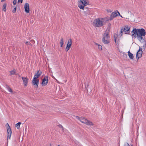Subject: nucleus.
Returning <instances> with one entry per match:
<instances>
[{"label": "nucleus", "instance_id": "f257e3e1", "mask_svg": "<svg viewBox=\"0 0 146 146\" xmlns=\"http://www.w3.org/2000/svg\"><path fill=\"white\" fill-rule=\"evenodd\" d=\"M104 18H98L94 20L93 22V25L96 27L102 26L104 24Z\"/></svg>", "mask_w": 146, "mask_h": 146}, {"label": "nucleus", "instance_id": "f03ea898", "mask_svg": "<svg viewBox=\"0 0 146 146\" xmlns=\"http://www.w3.org/2000/svg\"><path fill=\"white\" fill-rule=\"evenodd\" d=\"M109 33L108 32H106V31L103 35V37L102 38V41L105 44H107L110 43V37L109 36Z\"/></svg>", "mask_w": 146, "mask_h": 146}, {"label": "nucleus", "instance_id": "7ed1b4c3", "mask_svg": "<svg viewBox=\"0 0 146 146\" xmlns=\"http://www.w3.org/2000/svg\"><path fill=\"white\" fill-rule=\"evenodd\" d=\"M77 119L79 120L81 122L85 123L88 125H92L93 123L90 121L88 120L85 117H80L77 116Z\"/></svg>", "mask_w": 146, "mask_h": 146}, {"label": "nucleus", "instance_id": "20e7f679", "mask_svg": "<svg viewBox=\"0 0 146 146\" xmlns=\"http://www.w3.org/2000/svg\"><path fill=\"white\" fill-rule=\"evenodd\" d=\"M130 28L127 25L125 26L124 27V28H122L121 29L120 33L119 34V35L121 36L122 35V33L124 32L125 34H128L130 32L129 31Z\"/></svg>", "mask_w": 146, "mask_h": 146}, {"label": "nucleus", "instance_id": "39448f33", "mask_svg": "<svg viewBox=\"0 0 146 146\" xmlns=\"http://www.w3.org/2000/svg\"><path fill=\"white\" fill-rule=\"evenodd\" d=\"M143 36H138L137 37L138 40L142 44H143L142 46L144 50L146 48V42L145 39L143 37Z\"/></svg>", "mask_w": 146, "mask_h": 146}, {"label": "nucleus", "instance_id": "423d86ee", "mask_svg": "<svg viewBox=\"0 0 146 146\" xmlns=\"http://www.w3.org/2000/svg\"><path fill=\"white\" fill-rule=\"evenodd\" d=\"M118 15L121 17H122V16L120 15V13L117 10L115 12H112L111 14L109 20H112L114 18L118 16Z\"/></svg>", "mask_w": 146, "mask_h": 146}, {"label": "nucleus", "instance_id": "0eeeda50", "mask_svg": "<svg viewBox=\"0 0 146 146\" xmlns=\"http://www.w3.org/2000/svg\"><path fill=\"white\" fill-rule=\"evenodd\" d=\"M138 31V36H144L146 35L145 30L143 28L137 29Z\"/></svg>", "mask_w": 146, "mask_h": 146}, {"label": "nucleus", "instance_id": "6e6552de", "mask_svg": "<svg viewBox=\"0 0 146 146\" xmlns=\"http://www.w3.org/2000/svg\"><path fill=\"white\" fill-rule=\"evenodd\" d=\"M39 80L38 79H37L34 78L33 80L32 83L35 88H37L39 84Z\"/></svg>", "mask_w": 146, "mask_h": 146}, {"label": "nucleus", "instance_id": "1a4fd4ad", "mask_svg": "<svg viewBox=\"0 0 146 146\" xmlns=\"http://www.w3.org/2000/svg\"><path fill=\"white\" fill-rule=\"evenodd\" d=\"M142 49L141 48L139 47V49L137 52L136 54V58L137 60L141 58L142 56L143 53Z\"/></svg>", "mask_w": 146, "mask_h": 146}, {"label": "nucleus", "instance_id": "9d476101", "mask_svg": "<svg viewBox=\"0 0 146 146\" xmlns=\"http://www.w3.org/2000/svg\"><path fill=\"white\" fill-rule=\"evenodd\" d=\"M7 125H8L7 127V138L10 139L12 133V131L11 130L10 127L8 123H7L6 126Z\"/></svg>", "mask_w": 146, "mask_h": 146}, {"label": "nucleus", "instance_id": "9b49d317", "mask_svg": "<svg viewBox=\"0 0 146 146\" xmlns=\"http://www.w3.org/2000/svg\"><path fill=\"white\" fill-rule=\"evenodd\" d=\"M48 76H46V77L45 76L42 79V84L44 86H45L47 85L48 82Z\"/></svg>", "mask_w": 146, "mask_h": 146}, {"label": "nucleus", "instance_id": "f8f14e48", "mask_svg": "<svg viewBox=\"0 0 146 146\" xmlns=\"http://www.w3.org/2000/svg\"><path fill=\"white\" fill-rule=\"evenodd\" d=\"M24 8L25 9V11L27 13H29V5L28 3H25Z\"/></svg>", "mask_w": 146, "mask_h": 146}, {"label": "nucleus", "instance_id": "ddd939ff", "mask_svg": "<svg viewBox=\"0 0 146 146\" xmlns=\"http://www.w3.org/2000/svg\"><path fill=\"white\" fill-rule=\"evenodd\" d=\"M132 33V35L133 36L134 35V37H135L137 36V37L138 36V31L137 30V29H136V28L133 29V30L131 32Z\"/></svg>", "mask_w": 146, "mask_h": 146}, {"label": "nucleus", "instance_id": "4468645a", "mask_svg": "<svg viewBox=\"0 0 146 146\" xmlns=\"http://www.w3.org/2000/svg\"><path fill=\"white\" fill-rule=\"evenodd\" d=\"M42 74V72L41 71H40V70H38L37 73L35 74L34 78L37 79Z\"/></svg>", "mask_w": 146, "mask_h": 146}, {"label": "nucleus", "instance_id": "2eb2a0df", "mask_svg": "<svg viewBox=\"0 0 146 146\" xmlns=\"http://www.w3.org/2000/svg\"><path fill=\"white\" fill-rule=\"evenodd\" d=\"M22 79L23 82V84L24 86H27L28 79L26 78L22 77Z\"/></svg>", "mask_w": 146, "mask_h": 146}, {"label": "nucleus", "instance_id": "dca6fc26", "mask_svg": "<svg viewBox=\"0 0 146 146\" xmlns=\"http://www.w3.org/2000/svg\"><path fill=\"white\" fill-rule=\"evenodd\" d=\"M72 44V40L71 39H70L68 40V43L67 44L66 47H68V48H70Z\"/></svg>", "mask_w": 146, "mask_h": 146}, {"label": "nucleus", "instance_id": "f3484780", "mask_svg": "<svg viewBox=\"0 0 146 146\" xmlns=\"http://www.w3.org/2000/svg\"><path fill=\"white\" fill-rule=\"evenodd\" d=\"M85 13V15H89L90 13V11L89 9L87 7H85V9L84 11Z\"/></svg>", "mask_w": 146, "mask_h": 146}, {"label": "nucleus", "instance_id": "a211bd4d", "mask_svg": "<svg viewBox=\"0 0 146 146\" xmlns=\"http://www.w3.org/2000/svg\"><path fill=\"white\" fill-rule=\"evenodd\" d=\"M128 55L129 56L130 58L131 59H133V56L132 54L129 51L128 52Z\"/></svg>", "mask_w": 146, "mask_h": 146}, {"label": "nucleus", "instance_id": "6ab92c4d", "mask_svg": "<svg viewBox=\"0 0 146 146\" xmlns=\"http://www.w3.org/2000/svg\"><path fill=\"white\" fill-rule=\"evenodd\" d=\"M9 72L10 73V75H11L14 74H16V71L15 70V69H13V70L11 71H10Z\"/></svg>", "mask_w": 146, "mask_h": 146}, {"label": "nucleus", "instance_id": "aec40b11", "mask_svg": "<svg viewBox=\"0 0 146 146\" xmlns=\"http://www.w3.org/2000/svg\"><path fill=\"white\" fill-rule=\"evenodd\" d=\"M85 6L89 4V3L88 0H83L82 3Z\"/></svg>", "mask_w": 146, "mask_h": 146}, {"label": "nucleus", "instance_id": "412c9836", "mask_svg": "<svg viewBox=\"0 0 146 146\" xmlns=\"http://www.w3.org/2000/svg\"><path fill=\"white\" fill-rule=\"evenodd\" d=\"M60 43V47H62L64 44V39L63 38H61Z\"/></svg>", "mask_w": 146, "mask_h": 146}, {"label": "nucleus", "instance_id": "4be33fe9", "mask_svg": "<svg viewBox=\"0 0 146 146\" xmlns=\"http://www.w3.org/2000/svg\"><path fill=\"white\" fill-rule=\"evenodd\" d=\"M7 6V4L6 3H4L3 6V11L4 12H5L6 11V7Z\"/></svg>", "mask_w": 146, "mask_h": 146}, {"label": "nucleus", "instance_id": "5701e85b", "mask_svg": "<svg viewBox=\"0 0 146 146\" xmlns=\"http://www.w3.org/2000/svg\"><path fill=\"white\" fill-rule=\"evenodd\" d=\"M78 7L81 9H82L83 10H84V9L85 6L84 5H81V4H79L78 5Z\"/></svg>", "mask_w": 146, "mask_h": 146}, {"label": "nucleus", "instance_id": "b1692460", "mask_svg": "<svg viewBox=\"0 0 146 146\" xmlns=\"http://www.w3.org/2000/svg\"><path fill=\"white\" fill-rule=\"evenodd\" d=\"M21 124V123L20 122H19L16 124V125L17 127V129H19L20 127V125Z\"/></svg>", "mask_w": 146, "mask_h": 146}, {"label": "nucleus", "instance_id": "393cba45", "mask_svg": "<svg viewBox=\"0 0 146 146\" xmlns=\"http://www.w3.org/2000/svg\"><path fill=\"white\" fill-rule=\"evenodd\" d=\"M117 36L116 34L115 33L114 34L113 36H114V41L115 43H116V39L117 37Z\"/></svg>", "mask_w": 146, "mask_h": 146}, {"label": "nucleus", "instance_id": "a878e982", "mask_svg": "<svg viewBox=\"0 0 146 146\" xmlns=\"http://www.w3.org/2000/svg\"><path fill=\"white\" fill-rule=\"evenodd\" d=\"M121 17L122 18H125V19H129V18H130V17L129 16H127V15H123V17H122H122Z\"/></svg>", "mask_w": 146, "mask_h": 146}, {"label": "nucleus", "instance_id": "bb28decb", "mask_svg": "<svg viewBox=\"0 0 146 146\" xmlns=\"http://www.w3.org/2000/svg\"><path fill=\"white\" fill-rule=\"evenodd\" d=\"M7 88L9 92L11 93L13 92V91L12 89L10 88L9 86H7Z\"/></svg>", "mask_w": 146, "mask_h": 146}, {"label": "nucleus", "instance_id": "cd10ccee", "mask_svg": "<svg viewBox=\"0 0 146 146\" xmlns=\"http://www.w3.org/2000/svg\"><path fill=\"white\" fill-rule=\"evenodd\" d=\"M25 43L26 44H27L29 45H31V46H32V44H31L30 42L26 41L25 42Z\"/></svg>", "mask_w": 146, "mask_h": 146}, {"label": "nucleus", "instance_id": "c85d7f7f", "mask_svg": "<svg viewBox=\"0 0 146 146\" xmlns=\"http://www.w3.org/2000/svg\"><path fill=\"white\" fill-rule=\"evenodd\" d=\"M58 126L60 128H61L62 129V130L63 131H64V128L62 125L60 124H59L58 125Z\"/></svg>", "mask_w": 146, "mask_h": 146}, {"label": "nucleus", "instance_id": "c756f323", "mask_svg": "<svg viewBox=\"0 0 146 146\" xmlns=\"http://www.w3.org/2000/svg\"><path fill=\"white\" fill-rule=\"evenodd\" d=\"M16 10H17V7H15L14 8V9H13V13H15L16 12Z\"/></svg>", "mask_w": 146, "mask_h": 146}, {"label": "nucleus", "instance_id": "7c9ffc66", "mask_svg": "<svg viewBox=\"0 0 146 146\" xmlns=\"http://www.w3.org/2000/svg\"><path fill=\"white\" fill-rule=\"evenodd\" d=\"M83 0H78V2L80 3H83Z\"/></svg>", "mask_w": 146, "mask_h": 146}, {"label": "nucleus", "instance_id": "2f4dec72", "mask_svg": "<svg viewBox=\"0 0 146 146\" xmlns=\"http://www.w3.org/2000/svg\"><path fill=\"white\" fill-rule=\"evenodd\" d=\"M98 48L99 50H102V46L100 45H98Z\"/></svg>", "mask_w": 146, "mask_h": 146}, {"label": "nucleus", "instance_id": "473e14b6", "mask_svg": "<svg viewBox=\"0 0 146 146\" xmlns=\"http://www.w3.org/2000/svg\"><path fill=\"white\" fill-rule=\"evenodd\" d=\"M13 5H15L17 3V0H14L13 1Z\"/></svg>", "mask_w": 146, "mask_h": 146}, {"label": "nucleus", "instance_id": "72a5a7b5", "mask_svg": "<svg viewBox=\"0 0 146 146\" xmlns=\"http://www.w3.org/2000/svg\"><path fill=\"white\" fill-rule=\"evenodd\" d=\"M70 48H68L67 47H66V49H65V50L67 52L68 50H69L70 49Z\"/></svg>", "mask_w": 146, "mask_h": 146}, {"label": "nucleus", "instance_id": "f704fd0d", "mask_svg": "<svg viewBox=\"0 0 146 146\" xmlns=\"http://www.w3.org/2000/svg\"><path fill=\"white\" fill-rule=\"evenodd\" d=\"M70 48H68L67 47H66V49H65V50L67 52L68 50H69L70 49Z\"/></svg>", "mask_w": 146, "mask_h": 146}, {"label": "nucleus", "instance_id": "c9c22d12", "mask_svg": "<svg viewBox=\"0 0 146 146\" xmlns=\"http://www.w3.org/2000/svg\"><path fill=\"white\" fill-rule=\"evenodd\" d=\"M30 42L34 44L35 42V41L33 40H30Z\"/></svg>", "mask_w": 146, "mask_h": 146}, {"label": "nucleus", "instance_id": "e433bc0d", "mask_svg": "<svg viewBox=\"0 0 146 146\" xmlns=\"http://www.w3.org/2000/svg\"><path fill=\"white\" fill-rule=\"evenodd\" d=\"M19 2L22 3L23 2V0H18V3Z\"/></svg>", "mask_w": 146, "mask_h": 146}, {"label": "nucleus", "instance_id": "4c0bfd02", "mask_svg": "<svg viewBox=\"0 0 146 146\" xmlns=\"http://www.w3.org/2000/svg\"><path fill=\"white\" fill-rule=\"evenodd\" d=\"M95 44L96 45H98H98H99V44H97V43H95Z\"/></svg>", "mask_w": 146, "mask_h": 146}, {"label": "nucleus", "instance_id": "58836bf2", "mask_svg": "<svg viewBox=\"0 0 146 146\" xmlns=\"http://www.w3.org/2000/svg\"><path fill=\"white\" fill-rule=\"evenodd\" d=\"M5 0H1V2H3V1H4Z\"/></svg>", "mask_w": 146, "mask_h": 146}, {"label": "nucleus", "instance_id": "ea45409f", "mask_svg": "<svg viewBox=\"0 0 146 146\" xmlns=\"http://www.w3.org/2000/svg\"><path fill=\"white\" fill-rule=\"evenodd\" d=\"M17 74L16 75H19V74Z\"/></svg>", "mask_w": 146, "mask_h": 146}, {"label": "nucleus", "instance_id": "a19ab883", "mask_svg": "<svg viewBox=\"0 0 146 146\" xmlns=\"http://www.w3.org/2000/svg\"><path fill=\"white\" fill-rule=\"evenodd\" d=\"M58 146H60L59 145H58Z\"/></svg>", "mask_w": 146, "mask_h": 146}]
</instances>
